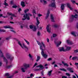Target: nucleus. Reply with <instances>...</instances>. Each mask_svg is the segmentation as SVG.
<instances>
[{
  "instance_id": "43",
  "label": "nucleus",
  "mask_w": 78,
  "mask_h": 78,
  "mask_svg": "<svg viewBox=\"0 0 78 78\" xmlns=\"http://www.w3.org/2000/svg\"><path fill=\"white\" fill-rule=\"evenodd\" d=\"M66 75L67 76H70V74H69V73H66Z\"/></svg>"
},
{
  "instance_id": "52",
  "label": "nucleus",
  "mask_w": 78,
  "mask_h": 78,
  "mask_svg": "<svg viewBox=\"0 0 78 78\" xmlns=\"http://www.w3.org/2000/svg\"><path fill=\"white\" fill-rule=\"evenodd\" d=\"M37 63H35L34 66V67H35L36 66H37Z\"/></svg>"
},
{
  "instance_id": "62",
  "label": "nucleus",
  "mask_w": 78,
  "mask_h": 78,
  "mask_svg": "<svg viewBox=\"0 0 78 78\" xmlns=\"http://www.w3.org/2000/svg\"><path fill=\"white\" fill-rule=\"evenodd\" d=\"M58 66V65L56 64H55L54 65V67H57Z\"/></svg>"
},
{
  "instance_id": "55",
  "label": "nucleus",
  "mask_w": 78,
  "mask_h": 78,
  "mask_svg": "<svg viewBox=\"0 0 78 78\" xmlns=\"http://www.w3.org/2000/svg\"><path fill=\"white\" fill-rule=\"evenodd\" d=\"M75 53H77V52H78V49L74 51Z\"/></svg>"
},
{
  "instance_id": "17",
  "label": "nucleus",
  "mask_w": 78,
  "mask_h": 78,
  "mask_svg": "<svg viewBox=\"0 0 78 78\" xmlns=\"http://www.w3.org/2000/svg\"><path fill=\"white\" fill-rule=\"evenodd\" d=\"M67 6L70 9V10H72L73 9L71 7V6H70V4L69 3H67Z\"/></svg>"
},
{
  "instance_id": "45",
  "label": "nucleus",
  "mask_w": 78,
  "mask_h": 78,
  "mask_svg": "<svg viewBox=\"0 0 78 78\" xmlns=\"http://www.w3.org/2000/svg\"><path fill=\"white\" fill-rule=\"evenodd\" d=\"M53 27L55 28H56V27H57L58 25H57L56 24H55L53 25Z\"/></svg>"
},
{
  "instance_id": "16",
  "label": "nucleus",
  "mask_w": 78,
  "mask_h": 78,
  "mask_svg": "<svg viewBox=\"0 0 78 78\" xmlns=\"http://www.w3.org/2000/svg\"><path fill=\"white\" fill-rule=\"evenodd\" d=\"M18 44L19 45L23 48V49H24V48H23V46H22V44H21V43L20 41H18Z\"/></svg>"
},
{
  "instance_id": "31",
  "label": "nucleus",
  "mask_w": 78,
  "mask_h": 78,
  "mask_svg": "<svg viewBox=\"0 0 78 78\" xmlns=\"http://www.w3.org/2000/svg\"><path fill=\"white\" fill-rule=\"evenodd\" d=\"M78 57H74L72 58V60H76L77 59Z\"/></svg>"
},
{
  "instance_id": "21",
  "label": "nucleus",
  "mask_w": 78,
  "mask_h": 78,
  "mask_svg": "<svg viewBox=\"0 0 78 78\" xmlns=\"http://www.w3.org/2000/svg\"><path fill=\"white\" fill-rule=\"evenodd\" d=\"M50 14V11L49 10H48V13H47V15H46V19H47L49 16V14Z\"/></svg>"
},
{
  "instance_id": "54",
  "label": "nucleus",
  "mask_w": 78,
  "mask_h": 78,
  "mask_svg": "<svg viewBox=\"0 0 78 78\" xmlns=\"http://www.w3.org/2000/svg\"><path fill=\"white\" fill-rule=\"evenodd\" d=\"M71 2H72V3H75V1H71Z\"/></svg>"
},
{
  "instance_id": "28",
  "label": "nucleus",
  "mask_w": 78,
  "mask_h": 78,
  "mask_svg": "<svg viewBox=\"0 0 78 78\" xmlns=\"http://www.w3.org/2000/svg\"><path fill=\"white\" fill-rule=\"evenodd\" d=\"M51 21L53 22H55V21L54 20V19H54L53 17V15H51Z\"/></svg>"
},
{
  "instance_id": "63",
  "label": "nucleus",
  "mask_w": 78,
  "mask_h": 78,
  "mask_svg": "<svg viewBox=\"0 0 78 78\" xmlns=\"http://www.w3.org/2000/svg\"><path fill=\"white\" fill-rule=\"evenodd\" d=\"M73 78H76V76H75L73 75Z\"/></svg>"
},
{
  "instance_id": "39",
  "label": "nucleus",
  "mask_w": 78,
  "mask_h": 78,
  "mask_svg": "<svg viewBox=\"0 0 78 78\" xmlns=\"http://www.w3.org/2000/svg\"><path fill=\"white\" fill-rule=\"evenodd\" d=\"M52 36L53 37H56L57 36V35L56 34H53Z\"/></svg>"
},
{
  "instance_id": "11",
  "label": "nucleus",
  "mask_w": 78,
  "mask_h": 78,
  "mask_svg": "<svg viewBox=\"0 0 78 78\" xmlns=\"http://www.w3.org/2000/svg\"><path fill=\"white\" fill-rule=\"evenodd\" d=\"M65 48H66L65 49V51H69V50H70V49H71V47H70L69 46H66L65 47Z\"/></svg>"
},
{
  "instance_id": "38",
  "label": "nucleus",
  "mask_w": 78,
  "mask_h": 78,
  "mask_svg": "<svg viewBox=\"0 0 78 78\" xmlns=\"http://www.w3.org/2000/svg\"><path fill=\"white\" fill-rule=\"evenodd\" d=\"M40 56H37V58L36 61L37 62V61H39V59H40Z\"/></svg>"
},
{
  "instance_id": "1",
  "label": "nucleus",
  "mask_w": 78,
  "mask_h": 78,
  "mask_svg": "<svg viewBox=\"0 0 78 78\" xmlns=\"http://www.w3.org/2000/svg\"><path fill=\"white\" fill-rule=\"evenodd\" d=\"M37 42L38 45L40 46V49L41 51V54L42 56H43L45 59L47 58L48 55L46 54H44V50L43 49V47L44 49H45V48H46L45 44L44 43L42 42H41V43L38 41H37Z\"/></svg>"
},
{
  "instance_id": "3",
  "label": "nucleus",
  "mask_w": 78,
  "mask_h": 78,
  "mask_svg": "<svg viewBox=\"0 0 78 78\" xmlns=\"http://www.w3.org/2000/svg\"><path fill=\"white\" fill-rule=\"evenodd\" d=\"M32 16V15L31 14V13H29L27 14H24L23 16L24 18L22 19V20H25L27 19V20H30V16Z\"/></svg>"
},
{
  "instance_id": "15",
  "label": "nucleus",
  "mask_w": 78,
  "mask_h": 78,
  "mask_svg": "<svg viewBox=\"0 0 78 78\" xmlns=\"http://www.w3.org/2000/svg\"><path fill=\"white\" fill-rule=\"evenodd\" d=\"M23 47L25 48L26 51H27L28 50V48H27V46H26V45H25L24 44H23Z\"/></svg>"
},
{
  "instance_id": "9",
  "label": "nucleus",
  "mask_w": 78,
  "mask_h": 78,
  "mask_svg": "<svg viewBox=\"0 0 78 78\" xmlns=\"http://www.w3.org/2000/svg\"><path fill=\"white\" fill-rule=\"evenodd\" d=\"M47 0H40V2L42 3H43L44 5H46L47 4ZM49 1L50 0H48Z\"/></svg>"
},
{
  "instance_id": "34",
  "label": "nucleus",
  "mask_w": 78,
  "mask_h": 78,
  "mask_svg": "<svg viewBox=\"0 0 78 78\" xmlns=\"http://www.w3.org/2000/svg\"><path fill=\"white\" fill-rule=\"evenodd\" d=\"M5 76H9V73H5Z\"/></svg>"
},
{
  "instance_id": "46",
  "label": "nucleus",
  "mask_w": 78,
  "mask_h": 78,
  "mask_svg": "<svg viewBox=\"0 0 78 78\" xmlns=\"http://www.w3.org/2000/svg\"><path fill=\"white\" fill-rule=\"evenodd\" d=\"M17 7V6L16 5H14L12 6V8H16Z\"/></svg>"
},
{
  "instance_id": "41",
  "label": "nucleus",
  "mask_w": 78,
  "mask_h": 78,
  "mask_svg": "<svg viewBox=\"0 0 78 78\" xmlns=\"http://www.w3.org/2000/svg\"><path fill=\"white\" fill-rule=\"evenodd\" d=\"M11 38V36H9V37L6 38V40H9Z\"/></svg>"
},
{
  "instance_id": "30",
  "label": "nucleus",
  "mask_w": 78,
  "mask_h": 78,
  "mask_svg": "<svg viewBox=\"0 0 78 78\" xmlns=\"http://www.w3.org/2000/svg\"><path fill=\"white\" fill-rule=\"evenodd\" d=\"M37 67H40V68H42V67H43V66L41 65H40L38 66H37L36 67V68H37Z\"/></svg>"
},
{
  "instance_id": "47",
  "label": "nucleus",
  "mask_w": 78,
  "mask_h": 78,
  "mask_svg": "<svg viewBox=\"0 0 78 78\" xmlns=\"http://www.w3.org/2000/svg\"><path fill=\"white\" fill-rule=\"evenodd\" d=\"M37 34L38 36H40L41 35V33L39 31L38 32Z\"/></svg>"
},
{
  "instance_id": "49",
  "label": "nucleus",
  "mask_w": 78,
  "mask_h": 78,
  "mask_svg": "<svg viewBox=\"0 0 78 78\" xmlns=\"http://www.w3.org/2000/svg\"><path fill=\"white\" fill-rule=\"evenodd\" d=\"M23 27H24V25L23 24L22 25H21V29H22L23 28Z\"/></svg>"
},
{
  "instance_id": "35",
  "label": "nucleus",
  "mask_w": 78,
  "mask_h": 78,
  "mask_svg": "<svg viewBox=\"0 0 78 78\" xmlns=\"http://www.w3.org/2000/svg\"><path fill=\"white\" fill-rule=\"evenodd\" d=\"M29 11V9H27L24 10V12L25 13H27V12H28Z\"/></svg>"
},
{
  "instance_id": "32",
  "label": "nucleus",
  "mask_w": 78,
  "mask_h": 78,
  "mask_svg": "<svg viewBox=\"0 0 78 78\" xmlns=\"http://www.w3.org/2000/svg\"><path fill=\"white\" fill-rule=\"evenodd\" d=\"M32 13L33 15H34L35 14H36V10H35L34 9L33 10Z\"/></svg>"
},
{
  "instance_id": "2",
  "label": "nucleus",
  "mask_w": 78,
  "mask_h": 78,
  "mask_svg": "<svg viewBox=\"0 0 78 78\" xmlns=\"http://www.w3.org/2000/svg\"><path fill=\"white\" fill-rule=\"evenodd\" d=\"M30 67V64H28L27 63H24L23 65V66H22L21 68V70L22 72L25 73L26 72V70L28 68Z\"/></svg>"
},
{
  "instance_id": "50",
  "label": "nucleus",
  "mask_w": 78,
  "mask_h": 78,
  "mask_svg": "<svg viewBox=\"0 0 78 78\" xmlns=\"http://www.w3.org/2000/svg\"><path fill=\"white\" fill-rule=\"evenodd\" d=\"M38 17H41V16H42V15L40 14H39L38 15Z\"/></svg>"
},
{
  "instance_id": "23",
  "label": "nucleus",
  "mask_w": 78,
  "mask_h": 78,
  "mask_svg": "<svg viewBox=\"0 0 78 78\" xmlns=\"http://www.w3.org/2000/svg\"><path fill=\"white\" fill-rule=\"evenodd\" d=\"M64 5L65 4H62L61 6V9L62 10H64Z\"/></svg>"
},
{
  "instance_id": "7",
  "label": "nucleus",
  "mask_w": 78,
  "mask_h": 78,
  "mask_svg": "<svg viewBox=\"0 0 78 78\" xmlns=\"http://www.w3.org/2000/svg\"><path fill=\"white\" fill-rule=\"evenodd\" d=\"M50 24H48L46 27V30L48 32L50 33L51 32V28L50 27Z\"/></svg>"
},
{
  "instance_id": "25",
  "label": "nucleus",
  "mask_w": 78,
  "mask_h": 78,
  "mask_svg": "<svg viewBox=\"0 0 78 78\" xmlns=\"http://www.w3.org/2000/svg\"><path fill=\"white\" fill-rule=\"evenodd\" d=\"M0 56L1 57H3V54L1 50H0Z\"/></svg>"
},
{
  "instance_id": "13",
  "label": "nucleus",
  "mask_w": 78,
  "mask_h": 78,
  "mask_svg": "<svg viewBox=\"0 0 78 78\" xmlns=\"http://www.w3.org/2000/svg\"><path fill=\"white\" fill-rule=\"evenodd\" d=\"M66 42L68 44H69V45H72L73 44V42L70 41L69 40H66Z\"/></svg>"
},
{
  "instance_id": "18",
  "label": "nucleus",
  "mask_w": 78,
  "mask_h": 78,
  "mask_svg": "<svg viewBox=\"0 0 78 78\" xmlns=\"http://www.w3.org/2000/svg\"><path fill=\"white\" fill-rule=\"evenodd\" d=\"M21 5L23 7H24V6H25V2H21Z\"/></svg>"
},
{
  "instance_id": "27",
  "label": "nucleus",
  "mask_w": 78,
  "mask_h": 78,
  "mask_svg": "<svg viewBox=\"0 0 78 78\" xmlns=\"http://www.w3.org/2000/svg\"><path fill=\"white\" fill-rule=\"evenodd\" d=\"M4 5L5 6H8V4L6 3V0H5V1H4Z\"/></svg>"
},
{
  "instance_id": "6",
  "label": "nucleus",
  "mask_w": 78,
  "mask_h": 78,
  "mask_svg": "<svg viewBox=\"0 0 78 78\" xmlns=\"http://www.w3.org/2000/svg\"><path fill=\"white\" fill-rule=\"evenodd\" d=\"M30 29H32L33 31H36V26L34 25H30Z\"/></svg>"
},
{
  "instance_id": "40",
  "label": "nucleus",
  "mask_w": 78,
  "mask_h": 78,
  "mask_svg": "<svg viewBox=\"0 0 78 78\" xmlns=\"http://www.w3.org/2000/svg\"><path fill=\"white\" fill-rule=\"evenodd\" d=\"M6 67L7 69H10V68H11V67H12V66L10 65L8 66H6Z\"/></svg>"
},
{
  "instance_id": "24",
  "label": "nucleus",
  "mask_w": 78,
  "mask_h": 78,
  "mask_svg": "<svg viewBox=\"0 0 78 78\" xmlns=\"http://www.w3.org/2000/svg\"><path fill=\"white\" fill-rule=\"evenodd\" d=\"M24 40L25 41V42H26L27 43V44L28 45H29L30 42L25 39H24Z\"/></svg>"
},
{
  "instance_id": "42",
  "label": "nucleus",
  "mask_w": 78,
  "mask_h": 78,
  "mask_svg": "<svg viewBox=\"0 0 78 78\" xmlns=\"http://www.w3.org/2000/svg\"><path fill=\"white\" fill-rule=\"evenodd\" d=\"M1 32H5L6 31V30H4L3 29V30H0Z\"/></svg>"
},
{
  "instance_id": "57",
  "label": "nucleus",
  "mask_w": 78,
  "mask_h": 78,
  "mask_svg": "<svg viewBox=\"0 0 78 78\" xmlns=\"http://www.w3.org/2000/svg\"><path fill=\"white\" fill-rule=\"evenodd\" d=\"M47 41L48 42H49V41H50V40H49V39L48 38H47Z\"/></svg>"
},
{
  "instance_id": "56",
  "label": "nucleus",
  "mask_w": 78,
  "mask_h": 78,
  "mask_svg": "<svg viewBox=\"0 0 78 78\" xmlns=\"http://www.w3.org/2000/svg\"><path fill=\"white\" fill-rule=\"evenodd\" d=\"M62 78H67V77L65 76H63L62 77Z\"/></svg>"
},
{
  "instance_id": "12",
  "label": "nucleus",
  "mask_w": 78,
  "mask_h": 78,
  "mask_svg": "<svg viewBox=\"0 0 78 78\" xmlns=\"http://www.w3.org/2000/svg\"><path fill=\"white\" fill-rule=\"evenodd\" d=\"M58 50L60 51H66L65 48L63 47L59 48Z\"/></svg>"
},
{
  "instance_id": "26",
  "label": "nucleus",
  "mask_w": 78,
  "mask_h": 78,
  "mask_svg": "<svg viewBox=\"0 0 78 78\" xmlns=\"http://www.w3.org/2000/svg\"><path fill=\"white\" fill-rule=\"evenodd\" d=\"M52 70H51L50 71L48 72V75H49V76H50L51 75V72H52Z\"/></svg>"
},
{
  "instance_id": "20",
  "label": "nucleus",
  "mask_w": 78,
  "mask_h": 78,
  "mask_svg": "<svg viewBox=\"0 0 78 78\" xmlns=\"http://www.w3.org/2000/svg\"><path fill=\"white\" fill-rule=\"evenodd\" d=\"M71 34H72V35H73V36H74L75 37L76 36V33L75 32H72L71 33Z\"/></svg>"
},
{
  "instance_id": "14",
  "label": "nucleus",
  "mask_w": 78,
  "mask_h": 78,
  "mask_svg": "<svg viewBox=\"0 0 78 78\" xmlns=\"http://www.w3.org/2000/svg\"><path fill=\"white\" fill-rule=\"evenodd\" d=\"M68 71H70L71 73H73V68H68L67 69Z\"/></svg>"
},
{
  "instance_id": "19",
  "label": "nucleus",
  "mask_w": 78,
  "mask_h": 78,
  "mask_svg": "<svg viewBox=\"0 0 78 78\" xmlns=\"http://www.w3.org/2000/svg\"><path fill=\"white\" fill-rule=\"evenodd\" d=\"M36 20H37V26L39 23H40V22H39V21L38 20V17H36Z\"/></svg>"
},
{
  "instance_id": "4",
  "label": "nucleus",
  "mask_w": 78,
  "mask_h": 78,
  "mask_svg": "<svg viewBox=\"0 0 78 78\" xmlns=\"http://www.w3.org/2000/svg\"><path fill=\"white\" fill-rule=\"evenodd\" d=\"M55 0H52L51 1V4H50L49 5V6H51V7H53L56 8V5H55Z\"/></svg>"
},
{
  "instance_id": "22",
  "label": "nucleus",
  "mask_w": 78,
  "mask_h": 78,
  "mask_svg": "<svg viewBox=\"0 0 78 78\" xmlns=\"http://www.w3.org/2000/svg\"><path fill=\"white\" fill-rule=\"evenodd\" d=\"M3 58L4 59V61H5V62L6 65H7L8 62V61H7V59H6V58L4 57H3Z\"/></svg>"
},
{
  "instance_id": "8",
  "label": "nucleus",
  "mask_w": 78,
  "mask_h": 78,
  "mask_svg": "<svg viewBox=\"0 0 78 78\" xmlns=\"http://www.w3.org/2000/svg\"><path fill=\"white\" fill-rule=\"evenodd\" d=\"M6 58H7V59H10V61H12V60H13V59H14V57H11L9 55H6Z\"/></svg>"
},
{
  "instance_id": "59",
  "label": "nucleus",
  "mask_w": 78,
  "mask_h": 78,
  "mask_svg": "<svg viewBox=\"0 0 78 78\" xmlns=\"http://www.w3.org/2000/svg\"><path fill=\"white\" fill-rule=\"evenodd\" d=\"M75 65H76V66H77L78 65V62H76L75 63Z\"/></svg>"
},
{
  "instance_id": "60",
  "label": "nucleus",
  "mask_w": 78,
  "mask_h": 78,
  "mask_svg": "<svg viewBox=\"0 0 78 78\" xmlns=\"http://www.w3.org/2000/svg\"><path fill=\"white\" fill-rule=\"evenodd\" d=\"M22 11V10L20 8V9H18V12H20V11Z\"/></svg>"
},
{
  "instance_id": "64",
  "label": "nucleus",
  "mask_w": 78,
  "mask_h": 78,
  "mask_svg": "<svg viewBox=\"0 0 78 78\" xmlns=\"http://www.w3.org/2000/svg\"><path fill=\"white\" fill-rule=\"evenodd\" d=\"M76 28H78V23H77L76 25Z\"/></svg>"
},
{
  "instance_id": "58",
  "label": "nucleus",
  "mask_w": 78,
  "mask_h": 78,
  "mask_svg": "<svg viewBox=\"0 0 78 78\" xmlns=\"http://www.w3.org/2000/svg\"><path fill=\"white\" fill-rule=\"evenodd\" d=\"M2 62H0V67L2 66Z\"/></svg>"
},
{
  "instance_id": "10",
  "label": "nucleus",
  "mask_w": 78,
  "mask_h": 78,
  "mask_svg": "<svg viewBox=\"0 0 78 78\" xmlns=\"http://www.w3.org/2000/svg\"><path fill=\"white\" fill-rule=\"evenodd\" d=\"M3 28H5V29H7L8 28L9 29H13L12 27H11L9 25L4 26H3Z\"/></svg>"
},
{
  "instance_id": "33",
  "label": "nucleus",
  "mask_w": 78,
  "mask_h": 78,
  "mask_svg": "<svg viewBox=\"0 0 78 78\" xmlns=\"http://www.w3.org/2000/svg\"><path fill=\"white\" fill-rule=\"evenodd\" d=\"M62 64L64 65V66H68L67 64L66 63H65V62H64L63 61H62Z\"/></svg>"
},
{
  "instance_id": "48",
  "label": "nucleus",
  "mask_w": 78,
  "mask_h": 78,
  "mask_svg": "<svg viewBox=\"0 0 78 78\" xmlns=\"http://www.w3.org/2000/svg\"><path fill=\"white\" fill-rule=\"evenodd\" d=\"M29 56L30 58H32V56H31V55L30 54H29Z\"/></svg>"
},
{
  "instance_id": "51",
  "label": "nucleus",
  "mask_w": 78,
  "mask_h": 78,
  "mask_svg": "<svg viewBox=\"0 0 78 78\" xmlns=\"http://www.w3.org/2000/svg\"><path fill=\"white\" fill-rule=\"evenodd\" d=\"M32 76H33L32 77H33V76H34V75L33 74H31L30 75V77H31Z\"/></svg>"
},
{
  "instance_id": "37",
  "label": "nucleus",
  "mask_w": 78,
  "mask_h": 78,
  "mask_svg": "<svg viewBox=\"0 0 78 78\" xmlns=\"http://www.w3.org/2000/svg\"><path fill=\"white\" fill-rule=\"evenodd\" d=\"M59 70H61L62 71H64V72H66V69H60Z\"/></svg>"
},
{
  "instance_id": "36",
  "label": "nucleus",
  "mask_w": 78,
  "mask_h": 78,
  "mask_svg": "<svg viewBox=\"0 0 78 78\" xmlns=\"http://www.w3.org/2000/svg\"><path fill=\"white\" fill-rule=\"evenodd\" d=\"M41 70V69L40 68L38 69H35L34 70V71H35L36 72L37 71H40V70Z\"/></svg>"
},
{
  "instance_id": "29",
  "label": "nucleus",
  "mask_w": 78,
  "mask_h": 78,
  "mask_svg": "<svg viewBox=\"0 0 78 78\" xmlns=\"http://www.w3.org/2000/svg\"><path fill=\"white\" fill-rule=\"evenodd\" d=\"M62 43V42L59 41V43L57 44L56 46L57 47H59V46L60 45H61Z\"/></svg>"
},
{
  "instance_id": "5",
  "label": "nucleus",
  "mask_w": 78,
  "mask_h": 78,
  "mask_svg": "<svg viewBox=\"0 0 78 78\" xmlns=\"http://www.w3.org/2000/svg\"><path fill=\"white\" fill-rule=\"evenodd\" d=\"M78 15H77L76 14L74 16L72 15L69 19L70 22H73V20H74V18H78Z\"/></svg>"
},
{
  "instance_id": "44",
  "label": "nucleus",
  "mask_w": 78,
  "mask_h": 78,
  "mask_svg": "<svg viewBox=\"0 0 78 78\" xmlns=\"http://www.w3.org/2000/svg\"><path fill=\"white\" fill-rule=\"evenodd\" d=\"M7 15L8 16H11L12 15V13H7Z\"/></svg>"
},
{
  "instance_id": "53",
  "label": "nucleus",
  "mask_w": 78,
  "mask_h": 78,
  "mask_svg": "<svg viewBox=\"0 0 78 78\" xmlns=\"http://www.w3.org/2000/svg\"><path fill=\"white\" fill-rule=\"evenodd\" d=\"M51 60H52V59L51 58H49L48 59V61H51Z\"/></svg>"
},
{
  "instance_id": "61",
  "label": "nucleus",
  "mask_w": 78,
  "mask_h": 78,
  "mask_svg": "<svg viewBox=\"0 0 78 78\" xmlns=\"http://www.w3.org/2000/svg\"><path fill=\"white\" fill-rule=\"evenodd\" d=\"M2 17H3L4 18H6V17H8V16H3Z\"/></svg>"
}]
</instances>
